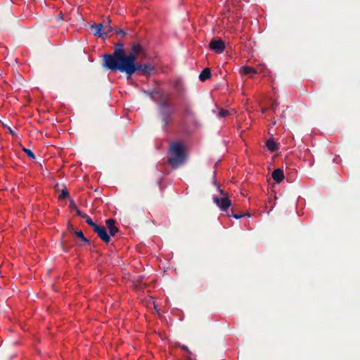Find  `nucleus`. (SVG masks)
Returning a JSON list of instances; mask_svg holds the SVG:
<instances>
[{"mask_svg":"<svg viewBox=\"0 0 360 360\" xmlns=\"http://www.w3.org/2000/svg\"><path fill=\"white\" fill-rule=\"evenodd\" d=\"M180 347L188 354V356H187L188 360H193L191 359V357L190 356L192 354V353L189 350L188 347L186 345H181Z\"/></svg>","mask_w":360,"mask_h":360,"instance_id":"obj_23","label":"nucleus"},{"mask_svg":"<svg viewBox=\"0 0 360 360\" xmlns=\"http://www.w3.org/2000/svg\"><path fill=\"white\" fill-rule=\"evenodd\" d=\"M58 18H59V19L63 18V13H62V12H60V13H59V15H58Z\"/></svg>","mask_w":360,"mask_h":360,"instance_id":"obj_30","label":"nucleus"},{"mask_svg":"<svg viewBox=\"0 0 360 360\" xmlns=\"http://www.w3.org/2000/svg\"><path fill=\"white\" fill-rule=\"evenodd\" d=\"M106 229L109 231L110 236H114L118 231L119 229L115 226V220L113 219H108L105 221Z\"/></svg>","mask_w":360,"mask_h":360,"instance_id":"obj_11","label":"nucleus"},{"mask_svg":"<svg viewBox=\"0 0 360 360\" xmlns=\"http://www.w3.org/2000/svg\"><path fill=\"white\" fill-rule=\"evenodd\" d=\"M211 77V72L208 68L202 70L199 75V79L202 82H205Z\"/></svg>","mask_w":360,"mask_h":360,"instance_id":"obj_17","label":"nucleus"},{"mask_svg":"<svg viewBox=\"0 0 360 360\" xmlns=\"http://www.w3.org/2000/svg\"><path fill=\"white\" fill-rule=\"evenodd\" d=\"M209 47L216 53H220L225 49V44L221 39H212L209 44Z\"/></svg>","mask_w":360,"mask_h":360,"instance_id":"obj_9","label":"nucleus"},{"mask_svg":"<svg viewBox=\"0 0 360 360\" xmlns=\"http://www.w3.org/2000/svg\"><path fill=\"white\" fill-rule=\"evenodd\" d=\"M9 131L11 134H14V131L11 128H9Z\"/></svg>","mask_w":360,"mask_h":360,"instance_id":"obj_31","label":"nucleus"},{"mask_svg":"<svg viewBox=\"0 0 360 360\" xmlns=\"http://www.w3.org/2000/svg\"><path fill=\"white\" fill-rule=\"evenodd\" d=\"M271 176L276 183H281L284 179L283 171L281 169H276L273 171Z\"/></svg>","mask_w":360,"mask_h":360,"instance_id":"obj_13","label":"nucleus"},{"mask_svg":"<svg viewBox=\"0 0 360 360\" xmlns=\"http://www.w3.org/2000/svg\"><path fill=\"white\" fill-rule=\"evenodd\" d=\"M154 94H159V98L157 101V104L160 109L172 108V103L169 101V96L168 95L160 94L158 91Z\"/></svg>","mask_w":360,"mask_h":360,"instance_id":"obj_8","label":"nucleus"},{"mask_svg":"<svg viewBox=\"0 0 360 360\" xmlns=\"http://www.w3.org/2000/svg\"><path fill=\"white\" fill-rule=\"evenodd\" d=\"M111 20L109 18H108L107 21L104 22L103 31L108 36V34L113 32V27L110 25Z\"/></svg>","mask_w":360,"mask_h":360,"instance_id":"obj_18","label":"nucleus"},{"mask_svg":"<svg viewBox=\"0 0 360 360\" xmlns=\"http://www.w3.org/2000/svg\"><path fill=\"white\" fill-rule=\"evenodd\" d=\"M174 87H175V89H176L177 91H179V89L178 84H176Z\"/></svg>","mask_w":360,"mask_h":360,"instance_id":"obj_32","label":"nucleus"},{"mask_svg":"<svg viewBox=\"0 0 360 360\" xmlns=\"http://www.w3.org/2000/svg\"><path fill=\"white\" fill-rule=\"evenodd\" d=\"M22 150L26 153V155L30 157V158L34 160L36 158L35 157V155L34 154V153L30 150V149H28V148H26L25 147H22Z\"/></svg>","mask_w":360,"mask_h":360,"instance_id":"obj_21","label":"nucleus"},{"mask_svg":"<svg viewBox=\"0 0 360 360\" xmlns=\"http://www.w3.org/2000/svg\"><path fill=\"white\" fill-rule=\"evenodd\" d=\"M277 106V103L276 102H274L271 105V109L272 110H275V108H276Z\"/></svg>","mask_w":360,"mask_h":360,"instance_id":"obj_29","label":"nucleus"},{"mask_svg":"<svg viewBox=\"0 0 360 360\" xmlns=\"http://www.w3.org/2000/svg\"><path fill=\"white\" fill-rule=\"evenodd\" d=\"M174 109L173 107L159 110V115L161 120L162 128L165 129L169 124H172L173 114Z\"/></svg>","mask_w":360,"mask_h":360,"instance_id":"obj_4","label":"nucleus"},{"mask_svg":"<svg viewBox=\"0 0 360 360\" xmlns=\"http://www.w3.org/2000/svg\"><path fill=\"white\" fill-rule=\"evenodd\" d=\"M83 218H84L86 219V224H88L92 228H94L96 225V224L94 223L92 221V219L90 218V217H89L87 214H86L85 216H83Z\"/></svg>","mask_w":360,"mask_h":360,"instance_id":"obj_22","label":"nucleus"},{"mask_svg":"<svg viewBox=\"0 0 360 360\" xmlns=\"http://www.w3.org/2000/svg\"><path fill=\"white\" fill-rule=\"evenodd\" d=\"M69 207L72 210H76L77 208L75 202L72 199L70 200Z\"/></svg>","mask_w":360,"mask_h":360,"instance_id":"obj_26","label":"nucleus"},{"mask_svg":"<svg viewBox=\"0 0 360 360\" xmlns=\"http://www.w3.org/2000/svg\"><path fill=\"white\" fill-rule=\"evenodd\" d=\"M182 115L185 117H194V111L192 106L188 103H184L181 105Z\"/></svg>","mask_w":360,"mask_h":360,"instance_id":"obj_12","label":"nucleus"},{"mask_svg":"<svg viewBox=\"0 0 360 360\" xmlns=\"http://www.w3.org/2000/svg\"><path fill=\"white\" fill-rule=\"evenodd\" d=\"M229 112L228 110L221 109L219 112V117H225L227 115H229Z\"/></svg>","mask_w":360,"mask_h":360,"instance_id":"obj_25","label":"nucleus"},{"mask_svg":"<svg viewBox=\"0 0 360 360\" xmlns=\"http://www.w3.org/2000/svg\"><path fill=\"white\" fill-rule=\"evenodd\" d=\"M131 51H132V53H134L136 56L143 53L144 51L143 46L139 42H134L131 44Z\"/></svg>","mask_w":360,"mask_h":360,"instance_id":"obj_15","label":"nucleus"},{"mask_svg":"<svg viewBox=\"0 0 360 360\" xmlns=\"http://www.w3.org/2000/svg\"><path fill=\"white\" fill-rule=\"evenodd\" d=\"M245 215H248V216H250V214L247 213L245 214H233V210L231 209L229 212H228L227 213V216L228 217H234L235 219H240L242 218L243 217L245 216Z\"/></svg>","mask_w":360,"mask_h":360,"instance_id":"obj_19","label":"nucleus"},{"mask_svg":"<svg viewBox=\"0 0 360 360\" xmlns=\"http://www.w3.org/2000/svg\"><path fill=\"white\" fill-rule=\"evenodd\" d=\"M124 46L122 43H117L115 45L114 51L112 54L110 53H105L103 56V66L107 68L108 70H113V63H118L121 58L125 53Z\"/></svg>","mask_w":360,"mask_h":360,"instance_id":"obj_2","label":"nucleus"},{"mask_svg":"<svg viewBox=\"0 0 360 360\" xmlns=\"http://www.w3.org/2000/svg\"><path fill=\"white\" fill-rule=\"evenodd\" d=\"M94 231L97 233L98 236L105 243H108L110 241V235L108 233L106 228L103 226L96 225L94 228Z\"/></svg>","mask_w":360,"mask_h":360,"instance_id":"obj_7","label":"nucleus"},{"mask_svg":"<svg viewBox=\"0 0 360 360\" xmlns=\"http://www.w3.org/2000/svg\"><path fill=\"white\" fill-rule=\"evenodd\" d=\"M155 70V67L150 63L145 64H136L134 70L131 69L127 75L128 77H131L136 72L140 71L142 75L149 76L150 73Z\"/></svg>","mask_w":360,"mask_h":360,"instance_id":"obj_6","label":"nucleus"},{"mask_svg":"<svg viewBox=\"0 0 360 360\" xmlns=\"http://www.w3.org/2000/svg\"><path fill=\"white\" fill-rule=\"evenodd\" d=\"M74 234H75L77 237H79V238H81V240L85 243H89L90 241L89 239H87L83 232L82 231H75L74 232Z\"/></svg>","mask_w":360,"mask_h":360,"instance_id":"obj_20","label":"nucleus"},{"mask_svg":"<svg viewBox=\"0 0 360 360\" xmlns=\"http://www.w3.org/2000/svg\"><path fill=\"white\" fill-rule=\"evenodd\" d=\"M240 73L241 75H249L250 76H252L257 73V70L253 68L245 65V66H242L240 68Z\"/></svg>","mask_w":360,"mask_h":360,"instance_id":"obj_14","label":"nucleus"},{"mask_svg":"<svg viewBox=\"0 0 360 360\" xmlns=\"http://www.w3.org/2000/svg\"><path fill=\"white\" fill-rule=\"evenodd\" d=\"M136 57L137 56L132 53L131 51L127 55L125 53L118 63H112L113 70L112 71L118 70L127 75L131 69L134 70Z\"/></svg>","mask_w":360,"mask_h":360,"instance_id":"obj_3","label":"nucleus"},{"mask_svg":"<svg viewBox=\"0 0 360 360\" xmlns=\"http://www.w3.org/2000/svg\"><path fill=\"white\" fill-rule=\"evenodd\" d=\"M167 163L173 168L176 169L183 165L186 160L185 148L179 141L171 143L168 149Z\"/></svg>","mask_w":360,"mask_h":360,"instance_id":"obj_1","label":"nucleus"},{"mask_svg":"<svg viewBox=\"0 0 360 360\" xmlns=\"http://www.w3.org/2000/svg\"><path fill=\"white\" fill-rule=\"evenodd\" d=\"M76 212H77V214L78 216H79V217H82V218H83V216H85V215H86V214L82 213V212L79 209H77V208L76 209Z\"/></svg>","mask_w":360,"mask_h":360,"instance_id":"obj_28","label":"nucleus"},{"mask_svg":"<svg viewBox=\"0 0 360 360\" xmlns=\"http://www.w3.org/2000/svg\"><path fill=\"white\" fill-rule=\"evenodd\" d=\"M70 229L71 230H73V227H72V226L70 227Z\"/></svg>","mask_w":360,"mask_h":360,"instance_id":"obj_33","label":"nucleus"},{"mask_svg":"<svg viewBox=\"0 0 360 360\" xmlns=\"http://www.w3.org/2000/svg\"><path fill=\"white\" fill-rule=\"evenodd\" d=\"M219 191L222 195L221 198H214V202L223 212H229V209L231 206V201L229 198L227 193H225L223 190L219 188Z\"/></svg>","mask_w":360,"mask_h":360,"instance_id":"obj_5","label":"nucleus"},{"mask_svg":"<svg viewBox=\"0 0 360 360\" xmlns=\"http://www.w3.org/2000/svg\"><path fill=\"white\" fill-rule=\"evenodd\" d=\"M115 32L117 34H122L123 37L126 36L127 35V33L122 29H120V30H117L115 31Z\"/></svg>","mask_w":360,"mask_h":360,"instance_id":"obj_27","label":"nucleus"},{"mask_svg":"<svg viewBox=\"0 0 360 360\" xmlns=\"http://www.w3.org/2000/svg\"><path fill=\"white\" fill-rule=\"evenodd\" d=\"M68 191H67V189H63L62 191H61V193L60 194L58 198L60 200H63V199H65L66 198L68 197Z\"/></svg>","mask_w":360,"mask_h":360,"instance_id":"obj_24","label":"nucleus"},{"mask_svg":"<svg viewBox=\"0 0 360 360\" xmlns=\"http://www.w3.org/2000/svg\"><path fill=\"white\" fill-rule=\"evenodd\" d=\"M103 27H104L103 23H99V24L94 23L91 25V29L94 30L95 36L102 38V39H105L108 37V35L106 34L105 32H104Z\"/></svg>","mask_w":360,"mask_h":360,"instance_id":"obj_10","label":"nucleus"},{"mask_svg":"<svg viewBox=\"0 0 360 360\" xmlns=\"http://www.w3.org/2000/svg\"><path fill=\"white\" fill-rule=\"evenodd\" d=\"M266 147L270 152H275L278 149V146L274 139H268L266 141Z\"/></svg>","mask_w":360,"mask_h":360,"instance_id":"obj_16","label":"nucleus"}]
</instances>
